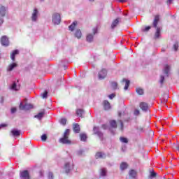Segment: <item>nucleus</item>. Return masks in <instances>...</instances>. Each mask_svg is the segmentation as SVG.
I'll return each mask as SVG.
<instances>
[{
	"label": "nucleus",
	"instance_id": "21",
	"mask_svg": "<svg viewBox=\"0 0 179 179\" xmlns=\"http://www.w3.org/2000/svg\"><path fill=\"white\" fill-rule=\"evenodd\" d=\"M78 24V22L75 21L73 22L69 27V29L71 31H73V30H75V27H76V25Z\"/></svg>",
	"mask_w": 179,
	"mask_h": 179
},
{
	"label": "nucleus",
	"instance_id": "39",
	"mask_svg": "<svg viewBox=\"0 0 179 179\" xmlns=\"http://www.w3.org/2000/svg\"><path fill=\"white\" fill-rule=\"evenodd\" d=\"M47 96H48V92L47 91H45L43 94H42L43 99H47Z\"/></svg>",
	"mask_w": 179,
	"mask_h": 179
},
{
	"label": "nucleus",
	"instance_id": "28",
	"mask_svg": "<svg viewBox=\"0 0 179 179\" xmlns=\"http://www.w3.org/2000/svg\"><path fill=\"white\" fill-rule=\"evenodd\" d=\"M85 114V111L83 109H78L76 110V115L77 117H82Z\"/></svg>",
	"mask_w": 179,
	"mask_h": 179
},
{
	"label": "nucleus",
	"instance_id": "41",
	"mask_svg": "<svg viewBox=\"0 0 179 179\" xmlns=\"http://www.w3.org/2000/svg\"><path fill=\"white\" fill-rule=\"evenodd\" d=\"M156 177V173L155 171H152L150 173V178H155Z\"/></svg>",
	"mask_w": 179,
	"mask_h": 179
},
{
	"label": "nucleus",
	"instance_id": "40",
	"mask_svg": "<svg viewBox=\"0 0 179 179\" xmlns=\"http://www.w3.org/2000/svg\"><path fill=\"white\" fill-rule=\"evenodd\" d=\"M41 141H47V135L46 134H43L41 136Z\"/></svg>",
	"mask_w": 179,
	"mask_h": 179
},
{
	"label": "nucleus",
	"instance_id": "1",
	"mask_svg": "<svg viewBox=\"0 0 179 179\" xmlns=\"http://www.w3.org/2000/svg\"><path fill=\"white\" fill-rule=\"evenodd\" d=\"M170 69H171V66H169V64H166L164 66V70H163V75L160 76V79H159V83L160 85H163L164 83V78H169V76L170 75Z\"/></svg>",
	"mask_w": 179,
	"mask_h": 179
},
{
	"label": "nucleus",
	"instance_id": "54",
	"mask_svg": "<svg viewBox=\"0 0 179 179\" xmlns=\"http://www.w3.org/2000/svg\"><path fill=\"white\" fill-rule=\"evenodd\" d=\"M94 0H90V2H94Z\"/></svg>",
	"mask_w": 179,
	"mask_h": 179
},
{
	"label": "nucleus",
	"instance_id": "53",
	"mask_svg": "<svg viewBox=\"0 0 179 179\" xmlns=\"http://www.w3.org/2000/svg\"><path fill=\"white\" fill-rule=\"evenodd\" d=\"M118 2H127V0H117Z\"/></svg>",
	"mask_w": 179,
	"mask_h": 179
},
{
	"label": "nucleus",
	"instance_id": "29",
	"mask_svg": "<svg viewBox=\"0 0 179 179\" xmlns=\"http://www.w3.org/2000/svg\"><path fill=\"white\" fill-rule=\"evenodd\" d=\"M80 141L83 142H86V139H87V136L85 134H80Z\"/></svg>",
	"mask_w": 179,
	"mask_h": 179
},
{
	"label": "nucleus",
	"instance_id": "36",
	"mask_svg": "<svg viewBox=\"0 0 179 179\" xmlns=\"http://www.w3.org/2000/svg\"><path fill=\"white\" fill-rule=\"evenodd\" d=\"M59 122L62 125H66V118H62L59 120Z\"/></svg>",
	"mask_w": 179,
	"mask_h": 179
},
{
	"label": "nucleus",
	"instance_id": "30",
	"mask_svg": "<svg viewBox=\"0 0 179 179\" xmlns=\"http://www.w3.org/2000/svg\"><path fill=\"white\" fill-rule=\"evenodd\" d=\"M128 169V164L125 163V162H122L121 164H120V169L122 171H124L125 169Z\"/></svg>",
	"mask_w": 179,
	"mask_h": 179
},
{
	"label": "nucleus",
	"instance_id": "33",
	"mask_svg": "<svg viewBox=\"0 0 179 179\" xmlns=\"http://www.w3.org/2000/svg\"><path fill=\"white\" fill-rule=\"evenodd\" d=\"M136 93L138 94H139L140 96H142V94H143L144 92H143V89L142 88H136Z\"/></svg>",
	"mask_w": 179,
	"mask_h": 179
},
{
	"label": "nucleus",
	"instance_id": "25",
	"mask_svg": "<svg viewBox=\"0 0 179 179\" xmlns=\"http://www.w3.org/2000/svg\"><path fill=\"white\" fill-rule=\"evenodd\" d=\"M75 37H76V38H81L82 37V31H80V29H77L75 32Z\"/></svg>",
	"mask_w": 179,
	"mask_h": 179
},
{
	"label": "nucleus",
	"instance_id": "8",
	"mask_svg": "<svg viewBox=\"0 0 179 179\" xmlns=\"http://www.w3.org/2000/svg\"><path fill=\"white\" fill-rule=\"evenodd\" d=\"M33 105L31 103H26L24 105H23V102H21L20 104V110H31V108H33Z\"/></svg>",
	"mask_w": 179,
	"mask_h": 179
},
{
	"label": "nucleus",
	"instance_id": "26",
	"mask_svg": "<svg viewBox=\"0 0 179 179\" xmlns=\"http://www.w3.org/2000/svg\"><path fill=\"white\" fill-rule=\"evenodd\" d=\"M118 23H120V20L117 18V19L115 20L113 22L112 25H111V28L112 29H115V27H117Z\"/></svg>",
	"mask_w": 179,
	"mask_h": 179
},
{
	"label": "nucleus",
	"instance_id": "3",
	"mask_svg": "<svg viewBox=\"0 0 179 179\" xmlns=\"http://www.w3.org/2000/svg\"><path fill=\"white\" fill-rule=\"evenodd\" d=\"M39 17H40V12H38V9L35 8L33 10L31 15V22H33L34 23L38 22Z\"/></svg>",
	"mask_w": 179,
	"mask_h": 179
},
{
	"label": "nucleus",
	"instance_id": "27",
	"mask_svg": "<svg viewBox=\"0 0 179 179\" xmlns=\"http://www.w3.org/2000/svg\"><path fill=\"white\" fill-rule=\"evenodd\" d=\"M122 82H125V86L124 87V90H128V87H129L130 81L129 80L123 79Z\"/></svg>",
	"mask_w": 179,
	"mask_h": 179
},
{
	"label": "nucleus",
	"instance_id": "24",
	"mask_svg": "<svg viewBox=\"0 0 179 179\" xmlns=\"http://www.w3.org/2000/svg\"><path fill=\"white\" fill-rule=\"evenodd\" d=\"M96 159H104L106 155L102 152H97L95 155Z\"/></svg>",
	"mask_w": 179,
	"mask_h": 179
},
{
	"label": "nucleus",
	"instance_id": "17",
	"mask_svg": "<svg viewBox=\"0 0 179 179\" xmlns=\"http://www.w3.org/2000/svg\"><path fill=\"white\" fill-rule=\"evenodd\" d=\"M73 129L75 134H79V132H80V127L79 126V124L78 123L74 124L73 127Z\"/></svg>",
	"mask_w": 179,
	"mask_h": 179
},
{
	"label": "nucleus",
	"instance_id": "34",
	"mask_svg": "<svg viewBox=\"0 0 179 179\" xmlns=\"http://www.w3.org/2000/svg\"><path fill=\"white\" fill-rule=\"evenodd\" d=\"M110 125L112 128H117V122H115V120H111L110 122Z\"/></svg>",
	"mask_w": 179,
	"mask_h": 179
},
{
	"label": "nucleus",
	"instance_id": "6",
	"mask_svg": "<svg viewBox=\"0 0 179 179\" xmlns=\"http://www.w3.org/2000/svg\"><path fill=\"white\" fill-rule=\"evenodd\" d=\"M64 170L66 174L71 173L73 170V162H66L64 166Z\"/></svg>",
	"mask_w": 179,
	"mask_h": 179
},
{
	"label": "nucleus",
	"instance_id": "15",
	"mask_svg": "<svg viewBox=\"0 0 179 179\" xmlns=\"http://www.w3.org/2000/svg\"><path fill=\"white\" fill-rule=\"evenodd\" d=\"M160 20V17L159 15H156L155 17V19H154V21L152 22V24H153V27H155V29H157V24L159 23V21Z\"/></svg>",
	"mask_w": 179,
	"mask_h": 179
},
{
	"label": "nucleus",
	"instance_id": "48",
	"mask_svg": "<svg viewBox=\"0 0 179 179\" xmlns=\"http://www.w3.org/2000/svg\"><path fill=\"white\" fill-rule=\"evenodd\" d=\"M134 115H139V110H134Z\"/></svg>",
	"mask_w": 179,
	"mask_h": 179
},
{
	"label": "nucleus",
	"instance_id": "18",
	"mask_svg": "<svg viewBox=\"0 0 179 179\" xmlns=\"http://www.w3.org/2000/svg\"><path fill=\"white\" fill-rule=\"evenodd\" d=\"M16 66H17V64L16 63H12L11 64H10L8 66L7 71L10 72V71H13V69H15V68H16Z\"/></svg>",
	"mask_w": 179,
	"mask_h": 179
},
{
	"label": "nucleus",
	"instance_id": "46",
	"mask_svg": "<svg viewBox=\"0 0 179 179\" xmlns=\"http://www.w3.org/2000/svg\"><path fill=\"white\" fill-rule=\"evenodd\" d=\"M120 124L121 129L122 131V129H124V123H122V120H120Z\"/></svg>",
	"mask_w": 179,
	"mask_h": 179
},
{
	"label": "nucleus",
	"instance_id": "31",
	"mask_svg": "<svg viewBox=\"0 0 179 179\" xmlns=\"http://www.w3.org/2000/svg\"><path fill=\"white\" fill-rule=\"evenodd\" d=\"M44 117V112H41L35 115V118H37L38 120H41Z\"/></svg>",
	"mask_w": 179,
	"mask_h": 179
},
{
	"label": "nucleus",
	"instance_id": "57",
	"mask_svg": "<svg viewBox=\"0 0 179 179\" xmlns=\"http://www.w3.org/2000/svg\"><path fill=\"white\" fill-rule=\"evenodd\" d=\"M41 1H44V0H41Z\"/></svg>",
	"mask_w": 179,
	"mask_h": 179
},
{
	"label": "nucleus",
	"instance_id": "5",
	"mask_svg": "<svg viewBox=\"0 0 179 179\" xmlns=\"http://www.w3.org/2000/svg\"><path fill=\"white\" fill-rule=\"evenodd\" d=\"M10 89L14 92H17L20 90V82L19 80H15L12 85L10 86Z\"/></svg>",
	"mask_w": 179,
	"mask_h": 179
},
{
	"label": "nucleus",
	"instance_id": "11",
	"mask_svg": "<svg viewBox=\"0 0 179 179\" xmlns=\"http://www.w3.org/2000/svg\"><path fill=\"white\" fill-rule=\"evenodd\" d=\"M1 43L4 47H8V45H9V39L8 37H6V36H3L1 38Z\"/></svg>",
	"mask_w": 179,
	"mask_h": 179
},
{
	"label": "nucleus",
	"instance_id": "50",
	"mask_svg": "<svg viewBox=\"0 0 179 179\" xmlns=\"http://www.w3.org/2000/svg\"><path fill=\"white\" fill-rule=\"evenodd\" d=\"M78 155H79V156H80V155H82V153H83V150H80L79 151H78Z\"/></svg>",
	"mask_w": 179,
	"mask_h": 179
},
{
	"label": "nucleus",
	"instance_id": "52",
	"mask_svg": "<svg viewBox=\"0 0 179 179\" xmlns=\"http://www.w3.org/2000/svg\"><path fill=\"white\" fill-rule=\"evenodd\" d=\"M172 3H173V0H168L167 1L168 5H171Z\"/></svg>",
	"mask_w": 179,
	"mask_h": 179
},
{
	"label": "nucleus",
	"instance_id": "23",
	"mask_svg": "<svg viewBox=\"0 0 179 179\" xmlns=\"http://www.w3.org/2000/svg\"><path fill=\"white\" fill-rule=\"evenodd\" d=\"M17 54H19V50H15L14 51H13V52L11 53V56H10L12 61H15V57L16 55H17Z\"/></svg>",
	"mask_w": 179,
	"mask_h": 179
},
{
	"label": "nucleus",
	"instance_id": "12",
	"mask_svg": "<svg viewBox=\"0 0 179 179\" xmlns=\"http://www.w3.org/2000/svg\"><path fill=\"white\" fill-rule=\"evenodd\" d=\"M20 178L21 179H29L30 176L29 175L28 171H23L20 172Z\"/></svg>",
	"mask_w": 179,
	"mask_h": 179
},
{
	"label": "nucleus",
	"instance_id": "2",
	"mask_svg": "<svg viewBox=\"0 0 179 179\" xmlns=\"http://www.w3.org/2000/svg\"><path fill=\"white\" fill-rule=\"evenodd\" d=\"M70 133L71 130H69V129H66L64 133L63 138H60L59 142H60V143H63V145H71L72 142L69 140Z\"/></svg>",
	"mask_w": 179,
	"mask_h": 179
},
{
	"label": "nucleus",
	"instance_id": "7",
	"mask_svg": "<svg viewBox=\"0 0 179 179\" xmlns=\"http://www.w3.org/2000/svg\"><path fill=\"white\" fill-rule=\"evenodd\" d=\"M92 30H93V34H90L87 35L86 40L87 43H92V41H93L94 36V34H96V33H97V27H94Z\"/></svg>",
	"mask_w": 179,
	"mask_h": 179
},
{
	"label": "nucleus",
	"instance_id": "19",
	"mask_svg": "<svg viewBox=\"0 0 179 179\" xmlns=\"http://www.w3.org/2000/svg\"><path fill=\"white\" fill-rule=\"evenodd\" d=\"M103 104L104 110H110V108H111V106L110 105V102H108V101H103Z\"/></svg>",
	"mask_w": 179,
	"mask_h": 179
},
{
	"label": "nucleus",
	"instance_id": "32",
	"mask_svg": "<svg viewBox=\"0 0 179 179\" xmlns=\"http://www.w3.org/2000/svg\"><path fill=\"white\" fill-rule=\"evenodd\" d=\"M107 174V169H106V168H102L101 169V176L102 177H105V176H106Z\"/></svg>",
	"mask_w": 179,
	"mask_h": 179
},
{
	"label": "nucleus",
	"instance_id": "43",
	"mask_svg": "<svg viewBox=\"0 0 179 179\" xmlns=\"http://www.w3.org/2000/svg\"><path fill=\"white\" fill-rule=\"evenodd\" d=\"M108 97L110 100H113V99H114L115 97V94H111L108 95Z\"/></svg>",
	"mask_w": 179,
	"mask_h": 179
},
{
	"label": "nucleus",
	"instance_id": "51",
	"mask_svg": "<svg viewBox=\"0 0 179 179\" xmlns=\"http://www.w3.org/2000/svg\"><path fill=\"white\" fill-rule=\"evenodd\" d=\"M3 24V18H1L0 19V26H2Z\"/></svg>",
	"mask_w": 179,
	"mask_h": 179
},
{
	"label": "nucleus",
	"instance_id": "4",
	"mask_svg": "<svg viewBox=\"0 0 179 179\" xmlns=\"http://www.w3.org/2000/svg\"><path fill=\"white\" fill-rule=\"evenodd\" d=\"M52 22L53 24H59L61 23V14L55 13L52 15Z\"/></svg>",
	"mask_w": 179,
	"mask_h": 179
},
{
	"label": "nucleus",
	"instance_id": "22",
	"mask_svg": "<svg viewBox=\"0 0 179 179\" xmlns=\"http://www.w3.org/2000/svg\"><path fill=\"white\" fill-rule=\"evenodd\" d=\"M11 134H12L13 136H20V131L14 129L11 131Z\"/></svg>",
	"mask_w": 179,
	"mask_h": 179
},
{
	"label": "nucleus",
	"instance_id": "44",
	"mask_svg": "<svg viewBox=\"0 0 179 179\" xmlns=\"http://www.w3.org/2000/svg\"><path fill=\"white\" fill-rule=\"evenodd\" d=\"M173 48H174L175 51H177L178 50V43H175L173 45Z\"/></svg>",
	"mask_w": 179,
	"mask_h": 179
},
{
	"label": "nucleus",
	"instance_id": "20",
	"mask_svg": "<svg viewBox=\"0 0 179 179\" xmlns=\"http://www.w3.org/2000/svg\"><path fill=\"white\" fill-rule=\"evenodd\" d=\"M129 176L130 177V178L134 179L136 177V171L134 169H131V171H129Z\"/></svg>",
	"mask_w": 179,
	"mask_h": 179
},
{
	"label": "nucleus",
	"instance_id": "9",
	"mask_svg": "<svg viewBox=\"0 0 179 179\" xmlns=\"http://www.w3.org/2000/svg\"><path fill=\"white\" fill-rule=\"evenodd\" d=\"M93 131L95 135H97V136H99V139H101V141H103V132H101L99 130V127H94Z\"/></svg>",
	"mask_w": 179,
	"mask_h": 179
},
{
	"label": "nucleus",
	"instance_id": "55",
	"mask_svg": "<svg viewBox=\"0 0 179 179\" xmlns=\"http://www.w3.org/2000/svg\"><path fill=\"white\" fill-rule=\"evenodd\" d=\"M2 101H3V98H1V103H2Z\"/></svg>",
	"mask_w": 179,
	"mask_h": 179
},
{
	"label": "nucleus",
	"instance_id": "35",
	"mask_svg": "<svg viewBox=\"0 0 179 179\" xmlns=\"http://www.w3.org/2000/svg\"><path fill=\"white\" fill-rule=\"evenodd\" d=\"M120 141L122 142V143H128V138L125 137H120Z\"/></svg>",
	"mask_w": 179,
	"mask_h": 179
},
{
	"label": "nucleus",
	"instance_id": "47",
	"mask_svg": "<svg viewBox=\"0 0 179 179\" xmlns=\"http://www.w3.org/2000/svg\"><path fill=\"white\" fill-rule=\"evenodd\" d=\"M103 129H108V126L107 124H102Z\"/></svg>",
	"mask_w": 179,
	"mask_h": 179
},
{
	"label": "nucleus",
	"instance_id": "49",
	"mask_svg": "<svg viewBox=\"0 0 179 179\" xmlns=\"http://www.w3.org/2000/svg\"><path fill=\"white\" fill-rule=\"evenodd\" d=\"M11 113H12V114L16 113V108H11Z\"/></svg>",
	"mask_w": 179,
	"mask_h": 179
},
{
	"label": "nucleus",
	"instance_id": "56",
	"mask_svg": "<svg viewBox=\"0 0 179 179\" xmlns=\"http://www.w3.org/2000/svg\"><path fill=\"white\" fill-rule=\"evenodd\" d=\"M119 116L121 117V113H119Z\"/></svg>",
	"mask_w": 179,
	"mask_h": 179
},
{
	"label": "nucleus",
	"instance_id": "37",
	"mask_svg": "<svg viewBox=\"0 0 179 179\" xmlns=\"http://www.w3.org/2000/svg\"><path fill=\"white\" fill-rule=\"evenodd\" d=\"M151 27L150 26H148V27H143L141 29L142 31H149V30H150Z\"/></svg>",
	"mask_w": 179,
	"mask_h": 179
},
{
	"label": "nucleus",
	"instance_id": "13",
	"mask_svg": "<svg viewBox=\"0 0 179 179\" xmlns=\"http://www.w3.org/2000/svg\"><path fill=\"white\" fill-rule=\"evenodd\" d=\"M162 33V27H158L156 28V31L154 36V38L157 40V38H160V34Z\"/></svg>",
	"mask_w": 179,
	"mask_h": 179
},
{
	"label": "nucleus",
	"instance_id": "14",
	"mask_svg": "<svg viewBox=\"0 0 179 179\" xmlns=\"http://www.w3.org/2000/svg\"><path fill=\"white\" fill-rule=\"evenodd\" d=\"M6 15V7L0 6V17H5Z\"/></svg>",
	"mask_w": 179,
	"mask_h": 179
},
{
	"label": "nucleus",
	"instance_id": "42",
	"mask_svg": "<svg viewBox=\"0 0 179 179\" xmlns=\"http://www.w3.org/2000/svg\"><path fill=\"white\" fill-rule=\"evenodd\" d=\"M48 178L49 179L54 178V175L52 174V172H49V173H48Z\"/></svg>",
	"mask_w": 179,
	"mask_h": 179
},
{
	"label": "nucleus",
	"instance_id": "45",
	"mask_svg": "<svg viewBox=\"0 0 179 179\" xmlns=\"http://www.w3.org/2000/svg\"><path fill=\"white\" fill-rule=\"evenodd\" d=\"M6 127H8V124H0V129H2V128H5Z\"/></svg>",
	"mask_w": 179,
	"mask_h": 179
},
{
	"label": "nucleus",
	"instance_id": "38",
	"mask_svg": "<svg viewBox=\"0 0 179 179\" xmlns=\"http://www.w3.org/2000/svg\"><path fill=\"white\" fill-rule=\"evenodd\" d=\"M117 86H118V84H117L116 82L111 83V87H113V89H117Z\"/></svg>",
	"mask_w": 179,
	"mask_h": 179
},
{
	"label": "nucleus",
	"instance_id": "10",
	"mask_svg": "<svg viewBox=\"0 0 179 179\" xmlns=\"http://www.w3.org/2000/svg\"><path fill=\"white\" fill-rule=\"evenodd\" d=\"M106 76H107V70L103 69L101 71L99 72V74H98L99 79L103 80Z\"/></svg>",
	"mask_w": 179,
	"mask_h": 179
},
{
	"label": "nucleus",
	"instance_id": "16",
	"mask_svg": "<svg viewBox=\"0 0 179 179\" xmlns=\"http://www.w3.org/2000/svg\"><path fill=\"white\" fill-rule=\"evenodd\" d=\"M140 108L143 111H148V109L149 108V106H148V103L145 102H141L140 103Z\"/></svg>",
	"mask_w": 179,
	"mask_h": 179
}]
</instances>
